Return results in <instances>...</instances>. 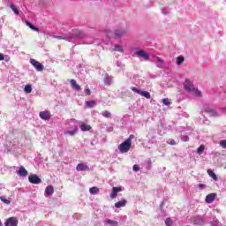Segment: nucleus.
<instances>
[{"instance_id": "17", "label": "nucleus", "mask_w": 226, "mask_h": 226, "mask_svg": "<svg viewBox=\"0 0 226 226\" xmlns=\"http://www.w3.org/2000/svg\"><path fill=\"white\" fill-rule=\"evenodd\" d=\"M92 129L91 125H88L87 124L82 123L80 125V130L82 132H88Z\"/></svg>"}, {"instance_id": "29", "label": "nucleus", "mask_w": 226, "mask_h": 226, "mask_svg": "<svg viewBox=\"0 0 226 226\" xmlns=\"http://www.w3.org/2000/svg\"><path fill=\"white\" fill-rule=\"evenodd\" d=\"M184 61H185L184 56H180L177 57V64H178V65L183 64Z\"/></svg>"}, {"instance_id": "40", "label": "nucleus", "mask_w": 226, "mask_h": 226, "mask_svg": "<svg viewBox=\"0 0 226 226\" xmlns=\"http://www.w3.org/2000/svg\"><path fill=\"white\" fill-rule=\"evenodd\" d=\"M28 26L30 27V29H33L34 31H38V28L34 26H33L31 23H28Z\"/></svg>"}, {"instance_id": "26", "label": "nucleus", "mask_w": 226, "mask_h": 226, "mask_svg": "<svg viewBox=\"0 0 226 226\" xmlns=\"http://www.w3.org/2000/svg\"><path fill=\"white\" fill-rule=\"evenodd\" d=\"M190 91H192L193 94L197 97H201V92L198 88H192Z\"/></svg>"}, {"instance_id": "7", "label": "nucleus", "mask_w": 226, "mask_h": 226, "mask_svg": "<svg viewBox=\"0 0 226 226\" xmlns=\"http://www.w3.org/2000/svg\"><path fill=\"white\" fill-rule=\"evenodd\" d=\"M184 87L187 91H192L193 88L192 82L189 79H186L185 83H184Z\"/></svg>"}, {"instance_id": "46", "label": "nucleus", "mask_w": 226, "mask_h": 226, "mask_svg": "<svg viewBox=\"0 0 226 226\" xmlns=\"http://www.w3.org/2000/svg\"><path fill=\"white\" fill-rule=\"evenodd\" d=\"M0 226H3L2 222H0Z\"/></svg>"}, {"instance_id": "28", "label": "nucleus", "mask_w": 226, "mask_h": 226, "mask_svg": "<svg viewBox=\"0 0 226 226\" xmlns=\"http://www.w3.org/2000/svg\"><path fill=\"white\" fill-rule=\"evenodd\" d=\"M24 90L26 94H31L32 93V86L31 85H26Z\"/></svg>"}, {"instance_id": "11", "label": "nucleus", "mask_w": 226, "mask_h": 226, "mask_svg": "<svg viewBox=\"0 0 226 226\" xmlns=\"http://www.w3.org/2000/svg\"><path fill=\"white\" fill-rule=\"evenodd\" d=\"M76 170L78 172L85 171V170H89V168H88V166L87 164L79 163V164H77Z\"/></svg>"}, {"instance_id": "23", "label": "nucleus", "mask_w": 226, "mask_h": 226, "mask_svg": "<svg viewBox=\"0 0 226 226\" xmlns=\"http://www.w3.org/2000/svg\"><path fill=\"white\" fill-rule=\"evenodd\" d=\"M112 50H114L115 52H120V53L124 52L122 46L118 44H116L115 48Z\"/></svg>"}, {"instance_id": "44", "label": "nucleus", "mask_w": 226, "mask_h": 226, "mask_svg": "<svg viewBox=\"0 0 226 226\" xmlns=\"http://www.w3.org/2000/svg\"><path fill=\"white\" fill-rule=\"evenodd\" d=\"M198 187H199V189L203 190L206 187V185H199Z\"/></svg>"}, {"instance_id": "32", "label": "nucleus", "mask_w": 226, "mask_h": 226, "mask_svg": "<svg viewBox=\"0 0 226 226\" xmlns=\"http://www.w3.org/2000/svg\"><path fill=\"white\" fill-rule=\"evenodd\" d=\"M11 10H12V11H13V13H15V15L19 14V11L15 7V5L11 4Z\"/></svg>"}, {"instance_id": "37", "label": "nucleus", "mask_w": 226, "mask_h": 226, "mask_svg": "<svg viewBox=\"0 0 226 226\" xmlns=\"http://www.w3.org/2000/svg\"><path fill=\"white\" fill-rule=\"evenodd\" d=\"M132 91H133L134 93H136V94H138L141 93V90L136 88L135 87H132Z\"/></svg>"}, {"instance_id": "15", "label": "nucleus", "mask_w": 226, "mask_h": 226, "mask_svg": "<svg viewBox=\"0 0 226 226\" xmlns=\"http://www.w3.org/2000/svg\"><path fill=\"white\" fill-rule=\"evenodd\" d=\"M18 175H19L20 177H26L27 170L23 166H20L19 171H18Z\"/></svg>"}, {"instance_id": "47", "label": "nucleus", "mask_w": 226, "mask_h": 226, "mask_svg": "<svg viewBox=\"0 0 226 226\" xmlns=\"http://www.w3.org/2000/svg\"><path fill=\"white\" fill-rule=\"evenodd\" d=\"M224 169H226V166L224 167Z\"/></svg>"}, {"instance_id": "10", "label": "nucleus", "mask_w": 226, "mask_h": 226, "mask_svg": "<svg viewBox=\"0 0 226 226\" xmlns=\"http://www.w3.org/2000/svg\"><path fill=\"white\" fill-rule=\"evenodd\" d=\"M120 192H122V188H119V187L112 188V192H111L110 198L112 200H114L115 198H117V193Z\"/></svg>"}, {"instance_id": "42", "label": "nucleus", "mask_w": 226, "mask_h": 226, "mask_svg": "<svg viewBox=\"0 0 226 226\" xmlns=\"http://www.w3.org/2000/svg\"><path fill=\"white\" fill-rule=\"evenodd\" d=\"M177 143L174 139H170V146H175Z\"/></svg>"}, {"instance_id": "12", "label": "nucleus", "mask_w": 226, "mask_h": 226, "mask_svg": "<svg viewBox=\"0 0 226 226\" xmlns=\"http://www.w3.org/2000/svg\"><path fill=\"white\" fill-rule=\"evenodd\" d=\"M71 86L73 89H75L76 91H80L82 90V87H80V85H78L75 79H71Z\"/></svg>"}, {"instance_id": "31", "label": "nucleus", "mask_w": 226, "mask_h": 226, "mask_svg": "<svg viewBox=\"0 0 226 226\" xmlns=\"http://www.w3.org/2000/svg\"><path fill=\"white\" fill-rule=\"evenodd\" d=\"M164 224L166 226H171L173 225V221L170 218H167L166 221H164Z\"/></svg>"}, {"instance_id": "6", "label": "nucleus", "mask_w": 226, "mask_h": 226, "mask_svg": "<svg viewBox=\"0 0 226 226\" xmlns=\"http://www.w3.org/2000/svg\"><path fill=\"white\" fill-rule=\"evenodd\" d=\"M39 117L42 120L49 121L52 117V115L49 111H41L39 113Z\"/></svg>"}, {"instance_id": "18", "label": "nucleus", "mask_w": 226, "mask_h": 226, "mask_svg": "<svg viewBox=\"0 0 226 226\" xmlns=\"http://www.w3.org/2000/svg\"><path fill=\"white\" fill-rule=\"evenodd\" d=\"M78 131H79V129L77 127H75V129H73L72 131H65L64 135L75 136V134L77 133Z\"/></svg>"}, {"instance_id": "13", "label": "nucleus", "mask_w": 226, "mask_h": 226, "mask_svg": "<svg viewBox=\"0 0 226 226\" xmlns=\"http://www.w3.org/2000/svg\"><path fill=\"white\" fill-rule=\"evenodd\" d=\"M126 204H127L126 200L117 201L115 203V207H117V208L124 207H126Z\"/></svg>"}, {"instance_id": "45", "label": "nucleus", "mask_w": 226, "mask_h": 226, "mask_svg": "<svg viewBox=\"0 0 226 226\" xmlns=\"http://www.w3.org/2000/svg\"><path fill=\"white\" fill-rule=\"evenodd\" d=\"M0 61H4V56L2 53H0Z\"/></svg>"}, {"instance_id": "4", "label": "nucleus", "mask_w": 226, "mask_h": 226, "mask_svg": "<svg viewBox=\"0 0 226 226\" xmlns=\"http://www.w3.org/2000/svg\"><path fill=\"white\" fill-rule=\"evenodd\" d=\"M28 181L32 185H40L41 183V179L38 177L37 175H30Z\"/></svg>"}, {"instance_id": "27", "label": "nucleus", "mask_w": 226, "mask_h": 226, "mask_svg": "<svg viewBox=\"0 0 226 226\" xmlns=\"http://www.w3.org/2000/svg\"><path fill=\"white\" fill-rule=\"evenodd\" d=\"M205 112L210 113V116L212 117L217 116V113L215 109H206Z\"/></svg>"}, {"instance_id": "25", "label": "nucleus", "mask_w": 226, "mask_h": 226, "mask_svg": "<svg viewBox=\"0 0 226 226\" xmlns=\"http://www.w3.org/2000/svg\"><path fill=\"white\" fill-rule=\"evenodd\" d=\"M86 105L88 107V109H92L94 105H96V102L95 101H87Z\"/></svg>"}, {"instance_id": "9", "label": "nucleus", "mask_w": 226, "mask_h": 226, "mask_svg": "<svg viewBox=\"0 0 226 226\" xmlns=\"http://www.w3.org/2000/svg\"><path fill=\"white\" fill-rule=\"evenodd\" d=\"M192 223L194 225H204V220L200 215H197L192 218Z\"/></svg>"}, {"instance_id": "24", "label": "nucleus", "mask_w": 226, "mask_h": 226, "mask_svg": "<svg viewBox=\"0 0 226 226\" xmlns=\"http://www.w3.org/2000/svg\"><path fill=\"white\" fill-rule=\"evenodd\" d=\"M90 194H98L100 192V189L97 187L89 188Z\"/></svg>"}, {"instance_id": "22", "label": "nucleus", "mask_w": 226, "mask_h": 226, "mask_svg": "<svg viewBox=\"0 0 226 226\" xmlns=\"http://www.w3.org/2000/svg\"><path fill=\"white\" fill-rule=\"evenodd\" d=\"M106 224L111 225V226H118V222L117 221H114L112 219H108L106 221Z\"/></svg>"}, {"instance_id": "14", "label": "nucleus", "mask_w": 226, "mask_h": 226, "mask_svg": "<svg viewBox=\"0 0 226 226\" xmlns=\"http://www.w3.org/2000/svg\"><path fill=\"white\" fill-rule=\"evenodd\" d=\"M45 193L48 196H52L54 193V187L52 185H48L45 189Z\"/></svg>"}, {"instance_id": "2", "label": "nucleus", "mask_w": 226, "mask_h": 226, "mask_svg": "<svg viewBox=\"0 0 226 226\" xmlns=\"http://www.w3.org/2000/svg\"><path fill=\"white\" fill-rule=\"evenodd\" d=\"M30 64H32L34 70L37 72H41L44 70V66L41 65L40 62H37L34 58H30Z\"/></svg>"}, {"instance_id": "39", "label": "nucleus", "mask_w": 226, "mask_h": 226, "mask_svg": "<svg viewBox=\"0 0 226 226\" xmlns=\"http://www.w3.org/2000/svg\"><path fill=\"white\" fill-rule=\"evenodd\" d=\"M220 146H222V148L226 149V139L220 141Z\"/></svg>"}, {"instance_id": "1", "label": "nucleus", "mask_w": 226, "mask_h": 226, "mask_svg": "<svg viewBox=\"0 0 226 226\" xmlns=\"http://www.w3.org/2000/svg\"><path fill=\"white\" fill-rule=\"evenodd\" d=\"M135 139V136L131 134L127 139L118 146L120 153H128L132 147V140Z\"/></svg>"}, {"instance_id": "33", "label": "nucleus", "mask_w": 226, "mask_h": 226, "mask_svg": "<svg viewBox=\"0 0 226 226\" xmlns=\"http://www.w3.org/2000/svg\"><path fill=\"white\" fill-rule=\"evenodd\" d=\"M0 200H2L4 204H11V201L5 199L4 196H0Z\"/></svg>"}, {"instance_id": "36", "label": "nucleus", "mask_w": 226, "mask_h": 226, "mask_svg": "<svg viewBox=\"0 0 226 226\" xmlns=\"http://www.w3.org/2000/svg\"><path fill=\"white\" fill-rule=\"evenodd\" d=\"M181 140H183L184 142H188L190 140V137H188V136H182L181 137Z\"/></svg>"}, {"instance_id": "35", "label": "nucleus", "mask_w": 226, "mask_h": 226, "mask_svg": "<svg viewBox=\"0 0 226 226\" xmlns=\"http://www.w3.org/2000/svg\"><path fill=\"white\" fill-rule=\"evenodd\" d=\"M132 170H133V171H135V172H139V170H140V168H139V165L134 164L133 167H132Z\"/></svg>"}, {"instance_id": "8", "label": "nucleus", "mask_w": 226, "mask_h": 226, "mask_svg": "<svg viewBox=\"0 0 226 226\" xmlns=\"http://www.w3.org/2000/svg\"><path fill=\"white\" fill-rule=\"evenodd\" d=\"M217 194L216 193H210L206 196V202L207 204H212L214 200L216 199Z\"/></svg>"}, {"instance_id": "41", "label": "nucleus", "mask_w": 226, "mask_h": 226, "mask_svg": "<svg viewBox=\"0 0 226 226\" xmlns=\"http://www.w3.org/2000/svg\"><path fill=\"white\" fill-rule=\"evenodd\" d=\"M85 94H87V95H91V90H90L89 88H87V89L85 90Z\"/></svg>"}, {"instance_id": "38", "label": "nucleus", "mask_w": 226, "mask_h": 226, "mask_svg": "<svg viewBox=\"0 0 226 226\" xmlns=\"http://www.w3.org/2000/svg\"><path fill=\"white\" fill-rule=\"evenodd\" d=\"M54 38L56 40H67V37L59 36V35H55Z\"/></svg>"}, {"instance_id": "34", "label": "nucleus", "mask_w": 226, "mask_h": 226, "mask_svg": "<svg viewBox=\"0 0 226 226\" xmlns=\"http://www.w3.org/2000/svg\"><path fill=\"white\" fill-rule=\"evenodd\" d=\"M163 105L169 106L170 105V99H162Z\"/></svg>"}, {"instance_id": "21", "label": "nucleus", "mask_w": 226, "mask_h": 226, "mask_svg": "<svg viewBox=\"0 0 226 226\" xmlns=\"http://www.w3.org/2000/svg\"><path fill=\"white\" fill-rule=\"evenodd\" d=\"M139 94H140L142 97H145L147 99H151V94L147 91H140Z\"/></svg>"}, {"instance_id": "16", "label": "nucleus", "mask_w": 226, "mask_h": 226, "mask_svg": "<svg viewBox=\"0 0 226 226\" xmlns=\"http://www.w3.org/2000/svg\"><path fill=\"white\" fill-rule=\"evenodd\" d=\"M207 174H208L209 177H210L212 179H214V181H218V177H217V175L215 174L212 170H207Z\"/></svg>"}, {"instance_id": "3", "label": "nucleus", "mask_w": 226, "mask_h": 226, "mask_svg": "<svg viewBox=\"0 0 226 226\" xmlns=\"http://www.w3.org/2000/svg\"><path fill=\"white\" fill-rule=\"evenodd\" d=\"M19 225V220L17 217H11L6 220V222H4V226H18Z\"/></svg>"}, {"instance_id": "43", "label": "nucleus", "mask_w": 226, "mask_h": 226, "mask_svg": "<svg viewBox=\"0 0 226 226\" xmlns=\"http://www.w3.org/2000/svg\"><path fill=\"white\" fill-rule=\"evenodd\" d=\"M157 62H159L160 64H164V61H162L161 57H157Z\"/></svg>"}, {"instance_id": "20", "label": "nucleus", "mask_w": 226, "mask_h": 226, "mask_svg": "<svg viewBox=\"0 0 226 226\" xmlns=\"http://www.w3.org/2000/svg\"><path fill=\"white\" fill-rule=\"evenodd\" d=\"M125 34H126L125 30H117V31H115V35L118 38L125 35Z\"/></svg>"}, {"instance_id": "5", "label": "nucleus", "mask_w": 226, "mask_h": 226, "mask_svg": "<svg viewBox=\"0 0 226 226\" xmlns=\"http://www.w3.org/2000/svg\"><path fill=\"white\" fill-rule=\"evenodd\" d=\"M135 54L137 55L138 57H142L145 59V61H149V55L147 52L139 49L138 51L135 52Z\"/></svg>"}, {"instance_id": "19", "label": "nucleus", "mask_w": 226, "mask_h": 226, "mask_svg": "<svg viewBox=\"0 0 226 226\" xmlns=\"http://www.w3.org/2000/svg\"><path fill=\"white\" fill-rule=\"evenodd\" d=\"M102 116L107 119L112 118V113H110L109 110H103Z\"/></svg>"}, {"instance_id": "30", "label": "nucleus", "mask_w": 226, "mask_h": 226, "mask_svg": "<svg viewBox=\"0 0 226 226\" xmlns=\"http://www.w3.org/2000/svg\"><path fill=\"white\" fill-rule=\"evenodd\" d=\"M204 149H205L204 145H201L200 147H199L197 148V153H198L199 154H201L204 153Z\"/></svg>"}]
</instances>
